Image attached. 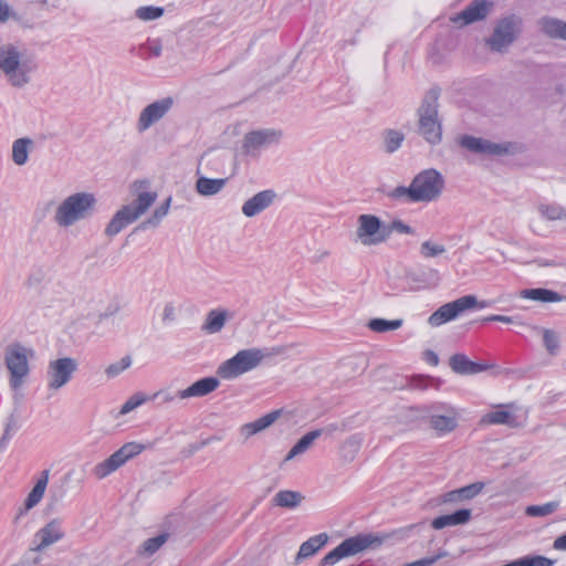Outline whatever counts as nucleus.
I'll return each mask as SVG.
<instances>
[{"mask_svg":"<svg viewBox=\"0 0 566 566\" xmlns=\"http://www.w3.org/2000/svg\"><path fill=\"white\" fill-rule=\"evenodd\" d=\"M18 429V419L17 417L11 413L7 420V423H6V429H4V433H3V437H2V440H6L9 438L10 436V432L11 431H14Z\"/></svg>","mask_w":566,"mask_h":566,"instance_id":"nucleus-53","label":"nucleus"},{"mask_svg":"<svg viewBox=\"0 0 566 566\" xmlns=\"http://www.w3.org/2000/svg\"><path fill=\"white\" fill-rule=\"evenodd\" d=\"M537 211L542 218L548 221L566 220V208L558 203H539Z\"/></svg>","mask_w":566,"mask_h":566,"instance_id":"nucleus-38","label":"nucleus"},{"mask_svg":"<svg viewBox=\"0 0 566 566\" xmlns=\"http://www.w3.org/2000/svg\"><path fill=\"white\" fill-rule=\"evenodd\" d=\"M484 485L485 484L483 482H474L463 488L447 492L443 495L442 502L455 503L465 500H471L482 492Z\"/></svg>","mask_w":566,"mask_h":566,"instance_id":"nucleus-26","label":"nucleus"},{"mask_svg":"<svg viewBox=\"0 0 566 566\" xmlns=\"http://www.w3.org/2000/svg\"><path fill=\"white\" fill-rule=\"evenodd\" d=\"M65 536L61 518H53L41 527L33 536L31 551L43 552L51 545L62 541Z\"/></svg>","mask_w":566,"mask_h":566,"instance_id":"nucleus-17","label":"nucleus"},{"mask_svg":"<svg viewBox=\"0 0 566 566\" xmlns=\"http://www.w3.org/2000/svg\"><path fill=\"white\" fill-rule=\"evenodd\" d=\"M10 19L17 20V13L10 8V6L4 0H0V22L6 23Z\"/></svg>","mask_w":566,"mask_h":566,"instance_id":"nucleus-51","label":"nucleus"},{"mask_svg":"<svg viewBox=\"0 0 566 566\" xmlns=\"http://www.w3.org/2000/svg\"><path fill=\"white\" fill-rule=\"evenodd\" d=\"M327 541L328 536L325 533L310 537L300 546L298 553L295 556V564H300L302 559L316 554Z\"/></svg>","mask_w":566,"mask_h":566,"instance_id":"nucleus-29","label":"nucleus"},{"mask_svg":"<svg viewBox=\"0 0 566 566\" xmlns=\"http://www.w3.org/2000/svg\"><path fill=\"white\" fill-rule=\"evenodd\" d=\"M282 137L281 130L259 129L245 134L242 150L245 155L258 156L260 150L277 144Z\"/></svg>","mask_w":566,"mask_h":566,"instance_id":"nucleus-16","label":"nucleus"},{"mask_svg":"<svg viewBox=\"0 0 566 566\" xmlns=\"http://www.w3.org/2000/svg\"><path fill=\"white\" fill-rule=\"evenodd\" d=\"M427 356H428V361L431 363L432 365H437L438 361H439V358H438V355L431 350H428L427 352Z\"/></svg>","mask_w":566,"mask_h":566,"instance_id":"nucleus-61","label":"nucleus"},{"mask_svg":"<svg viewBox=\"0 0 566 566\" xmlns=\"http://www.w3.org/2000/svg\"><path fill=\"white\" fill-rule=\"evenodd\" d=\"M227 184V179H211L199 177L196 181V190L199 195L208 197L220 192Z\"/></svg>","mask_w":566,"mask_h":566,"instance_id":"nucleus-34","label":"nucleus"},{"mask_svg":"<svg viewBox=\"0 0 566 566\" xmlns=\"http://www.w3.org/2000/svg\"><path fill=\"white\" fill-rule=\"evenodd\" d=\"M34 357V350L21 343H12L4 349V363L10 373L9 384L12 389L22 386L30 373L29 359Z\"/></svg>","mask_w":566,"mask_h":566,"instance_id":"nucleus-8","label":"nucleus"},{"mask_svg":"<svg viewBox=\"0 0 566 566\" xmlns=\"http://www.w3.org/2000/svg\"><path fill=\"white\" fill-rule=\"evenodd\" d=\"M559 506V502L552 501L542 505H530L526 507L525 513L528 516L537 517V516H547L554 513Z\"/></svg>","mask_w":566,"mask_h":566,"instance_id":"nucleus-42","label":"nucleus"},{"mask_svg":"<svg viewBox=\"0 0 566 566\" xmlns=\"http://www.w3.org/2000/svg\"><path fill=\"white\" fill-rule=\"evenodd\" d=\"M403 139H405V136L402 133L395 130V129L387 130L385 133V140H384L385 151L388 154L395 153L401 146V143L403 142Z\"/></svg>","mask_w":566,"mask_h":566,"instance_id":"nucleus-43","label":"nucleus"},{"mask_svg":"<svg viewBox=\"0 0 566 566\" xmlns=\"http://www.w3.org/2000/svg\"><path fill=\"white\" fill-rule=\"evenodd\" d=\"M146 49L148 50L150 56L158 57L161 55L163 46L158 41L148 43Z\"/></svg>","mask_w":566,"mask_h":566,"instance_id":"nucleus-55","label":"nucleus"},{"mask_svg":"<svg viewBox=\"0 0 566 566\" xmlns=\"http://www.w3.org/2000/svg\"><path fill=\"white\" fill-rule=\"evenodd\" d=\"M233 317V314L226 308H214L207 313L201 325V331L206 334H217L222 331L227 322Z\"/></svg>","mask_w":566,"mask_h":566,"instance_id":"nucleus-22","label":"nucleus"},{"mask_svg":"<svg viewBox=\"0 0 566 566\" xmlns=\"http://www.w3.org/2000/svg\"><path fill=\"white\" fill-rule=\"evenodd\" d=\"M363 440L364 439L360 433L353 434L346 439L340 448L342 458L347 462H352L357 455L363 444Z\"/></svg>","mask_w":566,"mask_h":566,"instance_id":"nucleus-37","label":"nucleus"},{"mask_svg":"<svg viewBox=\"0 0 566 566\" xmlns=\"http://www.w3.org/2000/svg\"><path fill=\"white\" fill-rule=\"evenodd\" d=\"M132 364V359L129 356L123 357L119 361L111 364L106 369L105 374L107 377L113 378L119 375L122 371L127 369Z\"/></svg>","mask_w":566,"mask_h":566,"instance_id":"nucleus-49","label":"nucleus"},{"mask_svg":"<svg viewBox=\"0 0 566 566\" xmlns=\"http://www.w3.org/2000/svg\"><path fill=\"white\" fill-rule=\"evenodd\" d=\"M523 31V19L517 14H509L495 22L492 34L484 40L492 52L505 53L520 38Z\"/></svg>","mask_w":566,"mask_h":566,"instance_id":"nucleus-6","label":"nucleus"},{"mask_svg":"<svg viewBox=\"0 0 566 566\" xmlns=\"http://www.w3.org/2000/svg\"><path fill=\"white\" fill-rule=\"evenodd\" d=\"M77 370V361L71 357H62L51 360L48 365V387L59 390L64 387Z\"/></svg>","mask_w":566,"mask_h":566,"instance_id":"nucleus-14","label":"nucleus"},{"mask_svg":"<svg viewBox=\"0 0 566 566\" xmlns=\"http://www.w3.org/2000/svg\"><path fill=\"white\" fill-rule=\"evenodd\" d=\"M144 449L145 446L142 443L127 442L113 454H111L107 459L97 463L93 468L92 473L98 480L105 479L120 467H123L127 461L140 454Z\"/></svg>","mask_w":566,"mask_h":566,"instance_id":"nucleus-10","label":"nucleus"},{"mask_svg":"<svg viewBox=\"0 0 566 566\" xmlns=\"http://www.w3.org/2000/svg\"><path fill=\"white\" fill-rule=\"evenodd\" d=\"M402 319L388 321L385 318H373L368 322L367 326L375 333H386L389 331L398 329L402 326Z\"/></svg>","mask_w":566,"mask_h":566,"instance_id":"nucleus-41","label":"nucleus"},{"mask_svg":"<svg viewBox=\"0 0 566 566\" xmlns=\"http://www.w3.org/2000/svg\"><path fill=\"white\" fill-rule=\"evenodd\" d=\"M389 535L358 534L344 539L338 546L326 554L319 562V566L335 565L342 558L356 555L367 548L380 546Z\"/></svg>","mask_w":566,"mask_h":566,"instance_id":"nucleus-7","label":"nucleus"},{"mask_svg":"<svg viewBox=\"0 0 566 566\" xmlns=\"http://www.w3.org/2000/svg\"><path fill=\"white\" fill-rule=\"evenodd\" d=\"M543 342L551 355H556L559 348L558 335L552 329H543Z\"/></svg>","mask_w":566,"mask_h":566,"instance_id":"nucleus-45","label":"nucleus"},{"mask_svg":"<svg viewBox=\"0 0 566 566\" xmlns=\"http://www.w3.org/2000/svg\"><path fill=\"white\" fill-rule=\"evenodd\" d=\"M303 495L296 491L283 490L275 494L273 503L276 506L294 509L301 504Z\"/></svg>","mask_w":566,"mask_h":566,"instance_id":"nucleus-36","label":"nucleus"},{"mask_svg":"<svg viewBox=\"0 0 566 566\" xmlns=\"http://www.w3.org/2000/svg\"><path fill=\"white\" fill-rule=\"evenodd\" d=\"M449 365L459 375H474L489 369L488 365L472 361L464 354L452 355Z\"/></svg>","mask_w":566,"mask_h":566,"instance_id":"nucleus-23","label":"nucleus"},{"mask_svg":"<svg viewBox=\"0 0 566 566\" xmlns=\"http://www.w3.org/2000/svg\"><path fill=\"white\" fill-rule=\"evenodd\" d=\"M444 252H446L444 245L436 244L431 241H424L420 245V253L426 259L438 256Z\"/></svg>","mask_w":566,"mask_h":566,"instance_id":"nucleus-47","label":"nucleus"},{"mask_svg":"<svg viewBox=\"0 0 566 566\" xmlns=\"http://www.w3.org/2000/svg\"><path fill=\"white\" fill-rule=\"evenodd\" d=\"M171 198H167L165 202L155 209L150 218L144 220L135 230H146L148 228H156L161 219L168 213Z\"/></svg>","mask_w":566,"mask_h":566,"instance_id":"nucleus-40","label":"nucleus"},{"mask_svg":"<svg viewBox=\"0 0 566 566\" xmlns=\"http://www.w3.org/2000/svg\"><path fill=\"white\" fill-rule=\"evenodd\" d=\"M36 70L34 59L28 51L15 43L0 46V72L7 83L14 88L27 86Z\"/></svg>","mask_w":566,"mask_h":566,"instance_id":"nucleus-2","label":"nucleus"},{"mask_svg":"<svg viewBox=\"0 0 566 566\" xmlns=\"http://www.w3.org/2000/svg\"><path fill=\"white\" fill-rule=\"evenodd\" d=\"M164 14V9L160 7H140L136 10V17L144 21L155 20Z\"/></svg>","mask_w":566,"mask_h":566,"instance_id":"nucleus-46","label":"nucleus"},{"mask_svg":"<svg viewBox=\"0 0 566 566\" xmlns=\"http://www.w3.org/2000/svg\"><path fill=\"white\" fill-rule=\"evenodd\" d=\"M147 400H148V398L144 394H142V392L134 394L122 406V408L119 410V415H126V413L133 411L134 409H136L137 407H139L140 405H143Z\"/></svg>","mask_w":566,"mask_h":566,"instance_id":"nucleus-48","label":"nucleus"},{"mask_svg":"<svg viewBox=\"0 0 566 566\" xmlns=\"http://www.w3.org/2000/svg\"><path fill=\"white\" fill-rule=\"evenodd\" d=\"M175 98L166 96L146 105L139 113L136 120V130L139 134L147 132L151 126L164 119L172 109Z\"/></svg>","mask_w":566,"mask_h":566,"instance_id":"nucleus-12","label":"nucleus"},{"mask_svg":"<svg viewBox=\"0 0 566 566\" xmlns=\"http://www.w3.org/2000/svg\"><path fill=\"white\" fill-rule=\"evenodd\" d=\"M176 397H177V394L172 395L169 391L159 390V391L155 392L149 399L154 400L157 398H161L163 403H169V402L174 401Z\"/></svg>","mask_w":566,"mask_h":566,"instance_id":"nucleus-54","label":"nucleus"},{"mask_svg":"<svg viewBox=\"0 0 566 566\" xmlns=\"http://www.w3.org/2000/svg\"><path fill=\"white\" fill-rule=\"evenodd\" d=\"M472 512L469 509H461L452 514L441 515L432 520L431 526L434 530H442L447 526H455L468 523L471 520Z\"/></svg>","mask_w":566,"mask_h":566,"instance_id":"nucleus-27","label":"nucleus"},{"mask_svg":"<svg viewBox=\"0 0 566 566\" xmlns=\"http://www.w3.org/2000/svg\"><path fill=\"white\" fill-rule=\"evenodd\" d=\"M483 322H502L506 324L513 323V318L511 316L505 315H490L483 318Z\"/></svg>","mask_w":566,"mask_h":566,"instance_id":"nucleus-57","label":"nucleus"},{"mask_svg":"<svg viewBox=\"0 0 566 566\" xmlns=\"http://www.w3.org/2000/svg\"><path fill=\"white\" fill-rule=\"evenodd\" d=\"M130 208L123 206L112 218L109 223L105 228V234L107 237H114L118 234L126 226L133 223L137 219L133 217Z\"/></svg>","mask_w":566,"mask_h":566,"instance_id":"nucleus-25","label":"nucleus"},{"mask_svg":"<svg viewBox=\"0 0 566 566\" xmlns=\"http://www.w3.org/2000/svg\"><path fill=\"white\" fill-rule=\"evenodd\" d=\"M289 346L272 348H248L239 350L233 357L223 361L217 369L222 379H233L256 368L263 359L280 356L287 352Z\"/></svg>","mask_w":566,"mask_h":566,"instance_id":"nucleus-3","label":"nucleus"},{"mask_svg":"<svg viewBox=\"0 0 566 566\" xmlns=\"http://www.w3.org/2000/svg\"><path fill=\"white\" fill-rule=\"evenodd\" d=\"M281 416V410H274L269 412L268 415L252 421L249 423L243 424L240 428L241 436L248 440L252 436L265 430L271 424H273Z\"/></svg>","mask_w":566,"mask_h":566,"instance_id":"nucleus-24","label":"nucleus"},{"mask_svg":"<svg viewBox=\"0 0 566 566\" xmlns=\"http://www.w3.org/2000/svg\"><path fill=\"white\" fill-rule=\"evenodd\" d=\"M170 534L165 532L155 537L146 539L138 548L139 556L154 555L169 538Z\"/></svg>","mask_w":566,"mask_h":566,"instance_id":"nucleus-39","label":"nucleus"},{"mask_svg":"<svg viewBox=\"0 0 566 566\" xmlns=\"http://www.w3.org/2000/svg\"><path fill=\"white\" fill-rule=\"evenodd\" d=\"M275 198L276 193L272 189L260 191L243 203L242 213L248 218L255 217L269 208Z\"/></svg>","mask_w":566,"mask_h":566,"instance_id":"nucleus-19","label":"nucleus"},{"mask_svg":"<svg viewBox=\"0 0 566 566\" xmlns=\"http://www.w3.org/2000/svg\"><path fill=\"white\" fill-rule=\"evenodd\" d=\"M339 426L337 423H331L325 428H322L321 430H324V433L332 434L333 432L339 430Z\"/></svg>","mask_w":566,"mask_h":566,"instance_id":"nucleus-59","label":"nucleus"},{"mask_svg":"<svg viewBox=\"0 0 566 566\" xmlns=\"http://www.w3.org/2000/svg\"><path fill=\"white\" fill-rule=\"evenodd\" d=\"M49 470H43L41 472V476L24 501V507L27 511L33 509L41 502L49 483Z\"/></svg>","mask_w":566,"mask_h":566,"instance_id":"nucleus-30","label":"nucleus"},{"mask_svg":"<svg viewBox=\"0 0 566 566\" xmlns=\"http://www.w3.org/2000/svg\"><path fill=\"white\" fill-rule=\"evenodd\" d=\"M220 385L216 377H206L197 380L186 389L177 391V398L188 399L192 397H205L214 391Z\"/></svg>","mask_w":566,"mask_h":566,"instance_id":"nucleus-20","label":"nucleus"},{"mask_svg":"<svg viewBox=\"0 0 566 566\" xmlns=\"http://www.w3.org/2000/svg\"><path fill=\"white\" fill-rule=\"evenodd\" d=\"M538 31L551 40L566 41V21L544 15L536 22Z\"/></svg>","mask_w":566,"mask_h":566,"instance_id":"nucleus-21","label":"nucleus"},{"mask_svg":"<svg viewBox=\"0 0 566 566\" xmlns=\"http://www.w3.org/2000/svg\"><path fill=\"white\" fill-rule=\"evenodd\" d=\"M396 231L398 233L402 234H413L415 230L405 223L402 220L396 219L391 221L389 224H386L385 232H386V241L389 239L390 234Z\"/></svg>","mask_w":566,"mask_h":566,"instance_id":"nucleus-44","label":"nucleus"},{"mask_svg":"<svg viewBox=\"0 0 566 566\" xmlns=\"http://www.w3.org/2000/svg\"><path fill=\"white\" fill-rule=\"evenodd\" d=\"M424 419L432 430L443 436L458 427V411L448 403L437 402L424 408Z\"/></svg>","mask_w":566,"mask_h":566,"instance_id":"nucleus-9","label":"nucleus"},{"mask_svg":"<svg viewBox=\"0 0 566 566\" xmlns=\"http://www.w3.org/2000/svg\"><path fill=\"white\" fill-rule=\"evenodd\" d=\"M156 199V192L144 191L138 193L137 198L130 205H126V207H129L130 212L134 214L133 217L138 219L153 206Z\"/></svg>","mask_w":566,"mask_h":566,"instance_id":"nucleus-33","label":"nucleus"},{"mask_svg":"<svg viewBox=\"0 0 566 566\" xmlns=\"http://www.w3.org/2000/svg\"><path fill=\"white\" fill-rule=\"evenodd\" d=\"M97 199L92 192H75L67 196L57 206L54 221L61 228H69L78 221L91 218L96 209Z\"/></svg>","mask_w":566,"mask_h":566,"instance_id":"nucleus-4","label":"nucleus"},{"mask_svg":"<svg viewBox=\"0 0 566 566\" xmlns=\"http://www.w3.org/2000/svg\"><path fill=\"white\" fill-rule=\"evenodd\" d=\"M324 433V430H312L304 434L289 451V453L285 457V461H290L296 455H300L304 452H306L314 441L318 439Z\"/></svg>","mask_w":566,"mask_h":566,"instance_id":"nucleus-32","label":"nucleus"},{"mask_svg":"<svg viewBox=\"0 0 566 566\" xmlns=\"http://www.w3.org/2000/svg\"><path fill=\"white\" fill-rule=\"evenodd\" d=\"M534 262L538 266H556L557 265V263H555L554 261H548V260H543V259L535 260Z\"/></svg>","mask_w":566,"mask_h":566,"instance_id":"nucleus-60","label":"nucleus"},{"mask_svg":"<svg viewBox=\"0 0 566 566\" xmlns=\"http://www.w3.org/2000/svg\"><path fill=\"white\" fill-rule=\"evenodd\" d=\"M446 187L444 177L433 168L418 172L408 187L398 186L387 197L410 203L432 202L440 198Z\"/></svg>","mask_w":566,"mask_h":566,"instance_id":"nucleus-1","label":"nucleus"},{"mask_svg":"<svg viewBox=\"0 0 566 566\" xmlns=\"http://www.w3.org/2000/svg\"><path fill=\"white\" fill-rule=\"evenodd\" d=\"M521 566H553L554 560L545 556H525L518 558Z\"/></svg>","mask_w":566,"mask_h":566,"instance_id":"nucleus-50","label":"nucleus"},{"mask_svg":"<svg viewBox=\"0 0 566 566\" xmlns=\"http://www.w3.org/2000/svg\"><path fill=\"white\" fill-rule=\"evenodd\" d=\"M33 140L29 137L18 138L12 144V160L18 166L27 164Z\"/></svg>","mask_w":566,"mask_h":566,"instance_id":"nucleus-35","label":"nucleus"},{"mask_svg":"<svg viewBox=\"0 0 566 566\" xmlns=\"http://www.w3.org/2000/svg\"><path fill=\"white\" fill-rule=\"evenodd\" d=\"M489 14L486 0H473L463 11L451 17V21L461 27L483 20Z\"/></svg>","mask_w":566,"mask_h":566,"instance_id":"nucleus-18","label":"nucleus"},{"mask_svg":"<svg viewBox=\"0 0 566 566\" xmlns=\"http://www.w3.org/2000/svg\"><path fill=\"white\" fill-rule=\"evenodd\" d=\"M440 90H429L418 109L419 134L432 145L441 142L442 128L438 118Z\"/></svg>","mask_w":566,"mask_h":566,"instance_id":"nucleus-5","label":"nucleus"},{"mask_svg":"<svg viewBox=\"0 0 566 566\" xmlns=\"http://www.w3.org/2000/svg\"><path fill=\"white\" fill-rule=\"evenodd\" d=\"M459 144L461 147L469 151L483 156L501 157L512 153V143H493L491 140L464 135L460 138Z\"/></svg>","mask_w":566,"mask_h":566,"instance_id":"nucleus-15","label":"nucleus"},{"mask_svg":"<svg viewBox=\"0 0 566 566\" xmlns=\"http://www.w3.org/2000/svg\"><path fill=\"white\" fill-rule=\"evenodd\" d=\"M176 314H175V307L172 304H167L163 312V321L165 322H171L175 321Z\"/></svg>","mask_w":566,"mask_h":566,"instance_id":"nucleus-56","label":"nucleus"},{"mask_svg":"<svg viewBox=\"0 0 566 566\" xmlns=\"http://www.w3.org/2000/svg\"><path fill=\"white\" fill-rule=\"evenodd\" d=\"M553 547L557 551H566V533L554 541Z\"/></svg>","mask_w":566,"mask_h":566,"instance_id":"nucleus-58","label":"nucleus"},{"mask_svg":"<svg viewBox=\"0 0 566 566\" xmlns=\"http://www.w3.org/2000/svg\"><path fill=\"white\" fill-rule=\"evenodd\" d=\"M415 280L436 285L439 282L440 276H439L438 270H436V269H428L427 271H423L421 273V277H417Z\"/></svg>","mask_w":566,"mask_h":566,"instance_id":"nucleus-52","label":"nucleus"},{"mask_svg":"<svg viewBox=\"0 0 566 566\" xmlns=\"http://www.w3.org/2000/svg\"><path fill=\"white\" fill-rule=\"evenodd\" d=\"M520 296L523 298L537 301L542 303H554L566 300V295H562L555 291L543 287L522 290Z\"/></svg>","mask_w":566,"mask_h":566,"instance_id":"nucleus-28","label":"nucleus"},{"mask_svg":"<svg viewBox=\"0 0 566 566\" xmlns=\"http://www.w3.org/2000/svg\"><path fill=\"white\" fill-rule=\"evenodd\" d=\"M484 308L488 306L486 302H479L474 295H465L440 306L428 318L431 326H440L447 322L457 318L461 313L473 307Z\"/></svg>","mask_w":566,"mask_h":566,"instance_id":"nucleus-11","label":"nucleus"},{"mask_svg":"<svg viewBox=\"0 0 566 566\" xmlns=\"http://www.w3.org/2000/svg\"><path fill=\"white\" fill-rule=\"evenodd\" d=\"M481 424H506L511 428L520 426L517 417L505 410H495L485 413L480 420Z\"/></svg>","mask_w":566,"mask_h":566,"instance_id":"nucleus-31","label":"nucleus"},{"mask_svg":"<svg viewBox=\"0 0 566 566\" xmlns=\"http://www.w3.org/2000/svg\"><path fill=\"white\" fill-rule=\"evenodd\" d=\"M386 224L374 214H360L357 218L356 235L364 245H377L386 242Z\"/></svg>","mask_w":566,"mask_h":566,"instance_id":"nucleus-13","label":"nucleus"}]
</instances>
